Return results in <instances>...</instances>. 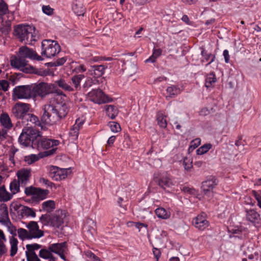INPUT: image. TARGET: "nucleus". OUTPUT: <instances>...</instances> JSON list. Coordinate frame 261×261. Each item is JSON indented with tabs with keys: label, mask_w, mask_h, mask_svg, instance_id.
Segmentation results:
<instances>
[{
	"label": "nucleus",
	"mask_w": 261,
	"mask_h": 261,
	"mask_svg": "<svg viewBox=\"0 0 261 261\" xmlns=\"http://www.w3.org/2000/svg\"><path fill=\"white\" fill-rule=\"evenodd\" d=\"M40 158V157L37 155L32 154L31 155L25 156L24 158V161L28 164H32L39 160Z\"/></svg>",
	"instance_id": "nucleus-43"
},
{
	"label": "nucleus",
	"mask_w": 261,
	"mask_h": 261,
	"mask_svg": "<svg viewBox=\"0 0 261 261\" xmlns=\"http://www.w3.org/2000/svg\"><path fill=\"white\" fill-rule=\"evenodd\" d=\"M107 115L114 119L118 114V110L113 105H106L104 107Z\"/></svg>",
	"instance_id": "nucleus-22"
},
{
	"label": "nucleus",
	"mask_w": 261,
	"mask_h": 261,
	"mask_svg": "<svg viewBox=\"0 0 261 261\" xmlns=\"http://www.w3.org/2000/svg\"><path fill=\"white\" fill-rule=\"evenodd\" d=\"M216 82V78L215 74L212 72L208 74L205 79V86L207 88L214 86Z\"/></svg>",
	"instance_id": "nucleus-34"
},
{
	"label": "nucleus",
	"mask_w": 261,
	"mask_h": 261,
	"mask_svg": "<svg viewBox=\"0 0 261 261\" xmlns=\"http://www.w3.org/2000/svg\"><path fill=\"white\" fill-rule=\"evenodd\" d=\"M31 86L32 97L37 96L43 97L50 92V86L46 83H41L38 85Z\"/></svg>",
	"instance_id": "nucleus-11"
},
{
	"label": "nucleus",
	"mask_w": 261,
	"mask_h": 261,
	"mask_svg": "<svg viewBox=\"0 0 261 261\" xmlns=\"http://www.w3.org/2000/svg\"><path fill=\"white\" fill-rule=\"evenodd\" d=\"M10 244L11 246L10 249V256L13 257L14 256L16 253L17 252L18 248L17 245L18 243V240L17 239L14 238L13 236H12L10 238Z\"/></svg>",
	"instance_id": "nucleus-29"
},
{
	"label": "nucleus",
	"mask_w": 261,
	"mask_h": 261,
	"mask_svg": "<svg viewBox=\"0 0 261 261\" xmlns=\"http://www.w3.org/2000/svg\"><path fill=\"white\" fill-rule=\"evenodd\" d=\"M42 11L44 13L50 15L53 13V9H52L49 6H43Z\"/></svg>",
	"instance_id": "nucleus-58"
},
{
	"label": "nucleus",
	"mask_w": 261,
	"mask_h": 261,
	"mask_svg": "<svg viewBox=\"0 0 261 261\" xmlns=\"http://www.w3.org/2000/svg\"><path fill=\"white\" fill-rule=\"evenodd\" d=\"M85 120L83 118H77L76 119L75 124L73 125V126H75L76 127H77L80 129L84 123Z\"/></svg>",
	"instance_id": "nucleus-59"
},
{
	"label": "nucleus",
	"mask_w": 261,
	"mask_h": 261,
	"mask_svg": "<svg viewBox=\"0 0 261 261\" xmlns=\"http://www.w3.org/2000/svg\"><path fill=\"white\" fill-rule=\"evenodd\" d=\"M216 185V179H209L203 181L201 186L203 195L208 198H212L213 196V189Z\"/></svg>",
	"instance_id": "nucleus-16"
},
{
	"label": "nucleus",
	"mask_w": 261,
	"mask_h": 261,
	"mask_svg": "<svg viewBox=\"0 0 261 261\" xmlns=\"http://www.w3.org/2000/svg\"><path fill=\"white\" fill-rule=\"evenodd\" d=\"M8 8L7 5L3 0H0V16H3L7 13Z\"/></svg>",
	"instance_id": "nucleus-48"
},
{
	"label": "nucleus",
	"mask_w": 261,
	"mask_h": 261,
	"mask_svg": "<svg viewBox=\"0 0 261 261\" xmlns=\"http://www.w3.org/2000/svg\"><path fill=\"white\" fill-rule=\"evenodd\" d=\"M201 54L204 57V59L206 60V61H208L209 59H210V58L211 57H212V58L211 60V61L207 64V65H208V64H210L211 63H212L214 60H215V56H213L212 54H207L206 53L205 51L204 50H202L201 51Z\"/></svg>",
	"instance_id": "nucleus-57"
},
{
	"label": "nucleus",
	"mask_w": 261,
	"mask_h": 261,
	"mask_svg": "<svg viewBox=\"0 0 261 261\" xmlns=\"http://www.w3.org/2000/svg\"><path fill=\"white\" fill-rule=\"evenodd\" d=\"M20 183L16 179H14L10 184L9 189L11 191V193L13 195L18 193L20 191Z\"/></svg>",
	"instance_id": "nucleus-33"
},
{
	"label": "nucleus",
	"mask_w": 261,
	"mask_h": 261,
	"mask_svg": "<svg viewBox=\"0 0 261 261\" xmlns=\"http://www.w3.org/2000/svg\"><path fill=\"white\" fill-rule=\"evenodd\" d=\"M41 55L48 58L54 57L61 51V47L59 43L55 40L45 39L41 44Z\"/></svg>",
	"instance_id": "nucleus-6"
},
{
	"label": "nucleus",
	"mask_w": 261,
	"mask_h": 261,
	"mask_svg": "<svg viewBox=\"0 0 261 261\" xmlns=\"http://www.w3.org/2000/svg\"><path fill=\"white\" fill-rule=\"evenodd\" d=\"M13 195L11 193L8 192L4 186L0 187V201H8L11 200Z\"/></svg>",
	"instance_id": "nucleus-26"
},
{
	"label": "nucleus",
	"mask_w": 261,
	"mask_h": 261,
	"mask_svg": "<svg viewBox=\"0 0 261 261\" xmlns=\"http://www.w3.org/2000/svg\"><path fill=\"white\" fill-rule=\"evenodd\" d=\"M10 220L8 207L6 204H2L0 207V222L1 224Z\"/></svg>",
	"instance_id": "nucleus-24"
},
{
	"label": "nucleus",
	"mask_w": 261,
	"mask_h": 261,
	"mask_svg": "<svg viewBox=\"0 0 261 261\" xmlns=\"http://www.w3.org/2000/svg\"><path fill=\"white\" fill-rule=\"evenodd\" d=\"M85 255L88 258V261H98L96 256L90 251H87Z\"/></svg>",
	"instance_id": "nucleus-55"
},
{
	"label": "nucleus",
	"mask_w": 261,
	"mask_h": 261,
	"mask_svg": "<svg viewBox=\"0 0 261 261\" xmlns=\"http://www.w3.org/2000/svg\"><path fill=\"white\" fill-rule=\"evenodd\" d=\"M84 77V75L83 74H78L72 77L71 81L75 88H77L80 86L81 82Z\"/></svg>",
	"instance_id": "nucleus-41"
},
{
	"label": "nucleus",
	"mask_w": 261,
	"mask_h": 261,
	"mask_svg": "<svg viewBox=\"0 0 261 261\" xmlns=\"http://www.w3.org/2000/svg\"><path fill=\"white\" fill-rule=\"evenodd\" d=\"M155 213L158 217L163 219H167L170 217V213L163 207L156 208Z\"/></svg>",
	"instance_id": "nucleus-31"
},
{
	"label": "nucleus",
	"mask_w": 261,
	"mask_h": 261,
	"mask_svg": "<svg viewBox=\"0 0 261 261\" xmlns=\"http://www.w3.org/2000/svg\"><path fill=\"white\" fill-rule=\"evenodd\" d=\"M79 128L74 126H72L69 132V136L73 140H76L79 136Z\"/></svg>",
	"instance_id": "nucleus-46"
},
{
	"label": "nucleus",
	"mask_w": 261,
	"mask_h": 261,
	"mask_svg": "<svg viewBox=\"0 0 261 261\" xmlns=\"http://www.w3.org/2000/svg\"><path fill=\"white\" fill-rule=\"evenodd\" d=\"M21 210L23 211L25 214L28 216H30L32 217H35L36 216L35 212L33 208L27 206H24L23 207V209H21Z\"/></svg>",
	"instance_id": "nucleus-49"
},
{
	"label": "nucleus",
	"mask_w": 261,
	"mask_h": 261,
	"mask_svg": "<svg viewBox=\"0 0 261 261\" xmlns=\"http://www.w3.org/2000/svg\"><path fill=\"white\" fill-rule=\"evenodd\" d=\"M6 241V238L3 230L0 229V257L6 254L7 252V248L4 244Z\"/></svg>",
	"instance_id": "nucleus-28"
},
{
	"label": "nucleus",
	"mask_w": 261,
	"mask_h": 261,
	"mask_svg": "<svg viewBox=\"0 0 261 261\" xmlns=\"http://www.w3.org/2000/svg\"><path fill=\"white\" fill-rule=\"evenodd\" d=\"M26 228L28 229L29 235L31 239H39L44 236V231L39 228V226L37 222L30 221L26 225Z\"/></svg>",
	"instance_id": "nucleus-12"
},
{
	"label": "nucleus",
	"mask_w": 261,
	"mask_h": 261,
	"mask_svg": "<svg viewBox=\"0 0 261 261\" xmlns=\"http://www.w3.org/2000/svg\"><path fill=\"white\" fill-rule=\"evenodd\" d=\"M158 182L159 186L167 191L173 186L171 179L167 176H163L159 180Z\"/></svg>",
	"instance_id": "nucleus-21"
},
{
	"label": "nucleus",
	"mask_w": 261,
	"mask_h": 261,
	"mask_svg": "<svg viewBox=\"0 0 261 261\" xmlns=\"http://www.w3.org/2000/svg\"><path fill=\"white\" fill-rule=\"evenodd\" d=\"M37 188L32 186L25 188L24 193L27 196H32L34 198Z\"/></svg>",
	"instance_id": "nucleus-52"
},
{
	"label": "nucleus",
	"mask_w": 261,
	"mask_h": 261,
	"mask_svg": "<svg viewBox=\"0 0 261 261\" xmlns=\"http://www.w3.org/2000/svg\"><path fill=\"white\" fill-rule=\"evenodd\" d=\"M193 224L195 227L200 230H203L208 226V222L202 215H198L193 220Z\"/></svg>",
	"instance_id": "nucleus-19"
},
{
	"label": "nucleus",
	"mask_w": 261,
	"mask_h": 261,
	"mask_svg": "<svg viewBox=\"0 0 261 261\" xmlns=\"http://www.w3.org/2000/svg\"><path fill=\"white\" fill-rule=\"evenodd\" d=\"M156 120L158 121V124L160 127L162 128H165L167 126V121L165 119L166 116H165L162 113L158 112L156 116Z\"/></svg>",
	"instance_id": "nucleus-37"
},
{
	"label": "nucleus",
	"mask_w": 261,
	"mask_h": 261,
	"mask_svg": "<svg viewBox=\"0 0 261 261\" xmlns=\"http://www.w3.org/2000/svg\"><path fill=\"white\" fill-rule=\"evenodd\" d=\"M19 56L25 58L41 61L43 60L41 56L38 55L36 51L33 49L28 47L26 46H21L19 49Z\"/></svg>",
	"instance_id": "nucleus-13"
},
{
	"label": "nucleus",
	"mask_w": 261,
	"mask_h": 261,
	"mask_svg": "<svg viewBox=\"0 0 261 261\" xmlns=\"http://www.w3.org/2000/svg\"><path fill=\"white\" fill-rule=\"evenodd\" d=\"M43 111L41 120L45 124L53 125L61 120L54 110L51 100L50 101L49 104L44 105Z\"/></svg>",
	"instance_id": "nucleus-7"
},
{
	"label": "nucleus",
	"mask_w": 261,
	"mask_h": 261,
	"mask_svg": "<svg viewBox=\"0 0 261 261\" xmlns=\"http://www.w3.org/2000/svg\"><path fill=\"white\" fill-rule=\"evenodd\" d=\"M25 119L36 125L39 126L40 124L38 118L34 114L29 113Z\"/></svg>",
	"instance_id": "nucleus-47"
},
{
	"label": "nucleus",
	"mask_w": 261,
	"mask_h": 261,
	"mask_svg": "<svg viewBox=\"0 0 261 261\" xmlns=\"http://www.w3.org/2000/svg\"><path fill=\"white\" fill-rule=\"evenodd\" d=\"M112 58L111 57H99V72L100 73L99 74V76L103 75L105 70L108 68V64H105V61H112Z\"/></svg>",
	"instance_id": "nucleus-25"
},
{
	"label": "nucleus",
	"mask_w": 261,
	"mask_h": 261,
	"mask_svg": "<svg viewBox=\"0 0 261 261\" xmlns=\"http://www.w3.org/2000/svg\"><path fill=\"white\" fill-rule=\"evenodd\" d=\"M11 30L10 27L9 25L5 27H3L0 29V32L5 35L8 34Z\"/></svg>",
	"instance_id": "nucleus-64"
},
{
	"label": "nucleus",
	"mask_w": 261,
	"mask_h": 261,
	"mask_svg": "<svg viewBox=\"0 0 261 261\" xmlns=\"http://www.w3.org/2000/svg\"><path fill=\"white\" fill-rule=\"evenodd\" d=\"M65 217V212L59 210L56 211L52 216L47 215H42L40 220L44 225H50L59 228L63 224Z\"/></svg>",
	"instance_id": "nucleus-4"
},
{
	"label": "nucleus",
	"mask_w": 261,
	"mask_h": 261,
	"mask_svg": "<svg viewBox=\"0 0 261 261\" xmlns=\"http://www.w3.org/2000/svg\"><path fill=\"white\" fill-rule=\"evenodd\" d=\"M18 178L17 180L20 183L21 186H25L30 182L31 176V170L30 169H21L16 173Z\"/></svg>",
	"instance_id": "nucleus-15"
},
{
	"label": "nucleus",
	"mask_w": 261,
	"mask_h": 261,
	"mask_svg": "<svg viewBox=\"0 0 261 261\" xmlns=\"http://www.w3.org/2000/svg\"><path fill=\"white\" fill-rule=\"evenodd\" d=\"M48 170L49 177L57 181L64 179L70 173L69 169L59 168L54 166H49Z\"/></svg>",
	"instance_id": "nucleus-10"
},
{
	"label": "nucleus",
	"mask_w": 261,
	"mask_h": 261,
	"mask_svg": "<svg viewBox=\"0 0 261 261\" xmlns=\"http://www.w3.org/2000/svg\"><path fill=\"white\" fill-rule=\"evenodd\" d=\"M39 256L42 258L45 259H48V260H50L51 259H54L56 260L55 258L51 252L49 250L46 249H42L39 251Z\"/></svg>",
	"instance_id": "nucleus-32"
},
{
	"label": "nucleus",
	"mask_w": 261,
	"mask_h": 261,
	"mask_svg": "<svg viewBox=\"0 0 261 261\" xmlns=\"http://www.w3.org/2000/svg\"><path fill=\"white\" fill-rule=\"evenodd\" d=\"M166 91L169 94V96L170 97L176 95L178 94L180 92L179 89L174 86L168 87Z\"/></svg>",
	"instance_id": "nucleus-45"
},
{
	"label": "nucleus",
	"mask_w": 261,
	"mask_h": 261,
	"mask_svg": "<svg viewBox=\"0 0 261 261\" xmlns=\"http://www.w3.org/2000/svg\"><path fill=\"white\" fill-rule=\"evenodd\" d=\"M48 249L51 252L58 254L63 260H67L64 255V253L66 250V242L53 244L48 247Z\"/></svg>",
	"instance_id": "nucleus-14"
},
{
	"label": "nucleus",
	"mask_w": 261,
	"mask_h": 261,
	"mask_svg": "<svg viewBox=\"0 0 261 261\" xmlns=\"http://www.w3.org/2000/svg\"><path fill=\"white\" fill-rule=\"evenodd\" d=\"M49 191L47 190H43L40 188H37L34 198L38 200H43L47 197Z\"/></svg>",
	"instance_id": "nucleus-30"
},
{
	"label": "nucleus",
	"mask_w": 261,
	"mask_h": 261,
	"mask_svg": "<svg viewBox=\"0 0 261 261\" xmlns=\"http://www.w3.org/2000/svg\"><path fill=\"white\" fill-rule=\"evenodd\" d=\"M62 89L68 91H73V89L69 86L65 81L63 79H60L55 82Z\"/></svg>",
	"instance_id": "nucleus-39"
},
{
	"label": "nucleus",
	"mask_w": 261,
	"mask_h": 261,
	"mask_svg": "<svg viewBox=\"0 0 261 261\" xmlns=\"http://www.w3.org/2000/svg\"><path fill=\"white\" fill-rule=\"evenodd\" d=\"M17 233L19 238L23 241L24 240H30L31 239L30 236L29 235V232L28 229L20 228L17 229Z\"/></svg>",
	"instance_id": "nucleus-35"
},
{
	"label": "nucleus",
	"mask_w": 261,
	"mask_h": 261,
	"mask_svg": "<svg viewBox=\"0 0 261 261\" xmlns=\"http://www.w3.org/2000/svg\"><path fill=\"white\" fill-rule=\"evenodd\" d=\"M211 144H205L199 148L197 150V154L198 155H202L207 152L212 148Z\"/></svg>",
	"instance_id": "nucleus-44"
},
{
	"label": "nucleus",
	"mask_w": 261,
	"mask_h": 261,
	"mask_svg": "<svg viewBox=\"0 0 261 261\" xmlns=\"http://www.w3.org/2000/svg\"><path fill=\"white\" fill-rule=\"evenodd\" d=\"M3 225L5 226L7 228V230L11 234L12 236H16L17 229L16 227H15L10 221V220L5 222L4 223L2 224Z\"/></svg>",
	"instance_id": "nucleus-38"
},
{
	"label": "nucleus",
	"mask_w": 261,
	"mask_h": 261,
	"mask_svg": "<svg viewBox=\"0 0 261 261\" xmlns=\"http://www.w3.org/2000/svg\"><path fill=\"white\" fill-rule=\"evenodd\" d=\"M41 207L44 211L48 213L51 212L56 208L55 202L51 200L45 201L42 203Z\"/></svg>",
	"instance_id": "nucleus-27"
},
{
	"label": "nucleus",
	"mask_w": 261,
	"mask_h": 261,
	"mask_svg": "<svg viewBox=\"0 0 261 261\" xmlns=\"http://www.w3.org/2000/svg\"><path fill=\"white\" fill-rule=\"evenodd\" d=\"M162 50L161 49H154L152 55L147 60H145L146 63H154L156 59L161 55Z\"/></svg>",
	"instance_id": "nucleus-36"
},
{
	"label": "nucleus",
	"mask_w": 261,
	"mask_h": 261,
	"mask_svg": "<svg viewBox=\"0 0 261 261\" xmlns=\"http://www.w3.org/2000/svg\"><path fill=\"white\" fill-rule=\"evenodd\" d=\"M0 123L5 128L7 129H10L13 126L11 119L6 113H3L1 114Z\"/></svg>",
	"instance_id": "nucleus-20"
},
{
	"label": "nucleus",
	"mask_w": 261,
	"mask_h": 261,
	"mask_svg": "<svg viewBox=\"0 0 261 261\" xmlns=\"http://www.w3.org/2000/svg\"><path fill=\"white\" fill-rule=\"evenodd\" d=\"M39 132L34 129L32 126L25 127L22 129L20 134L18 141L20 144L24 146H28L31 145L34 147V143L39 137Z\"/></svg>",
	"instance_id": "nucleus-5"
},
{
	"label": "nucleus",
	"mask_w": 261,
	"mask_h": 261,
	"mask_svg": "<svg viewBox=\"0 0 261 261\" xmlns=\"http://www.w3.org/2000/svg\"><path fill=\"white\" fill-rule=\"evenodd\" d=\"M23 207L24 206L19 204L17 203H12L10 205V208L11 210H14V211H18L20 209V208H22L21 209H23Z\"/></svg>",
	"instance_id": "nucleus-60"
},
{
	"label": "nucleus",
	"mask_w": 261,
	"mask_h": 261,
	"mask_svg": "<svg viewBox=\"0 0 261 261\" xmlns=\"http://www.w3.org/2000/svg\"><path fill=\"white\" fill-rule=\"evenodd\" d=\"M50 100L51 102L56 101V105L54 106V108L60 119L65 118L70 109V101L69 98L62 91H59L57 92L53 98H51Z\"/></svg>",
	"instance_id": "nucleus-2"
},
{
	"label": "nucleus",
	"mask_w": 261,
	"mask_h": 261,
	"mask_svg": "<svg viewBox=\"0 0 261 261\" xmlns=\"http://www.w3.org/2000/svg\"><path fill=\"white\" fill-rule=\"evenodd\" d=\"M75 13L77 15L81 16L83 15L84 13L85 9L84 8L81 6L79 8L77 5H75L73 6L72 8Z\"/></svg>",
	"instance_id": "nucleus-54"
},
{
	"label": "nucleus",
	"mask_w": 261,
	"mask_h": 261,
	"mask_svg": "<svg viewBox=\"0 0 261 261\" xmlns=\"http://www.w3.org/2000/svg\"><path fill=\"white\" fill-rule=\"evenodd\" d=\"M87 98L90 101L94 103H98V91L97 90H93L89 92L87 95Z\"/></svg>",
	"instance_id": "nucleus-40"
},
{
	"label": "nucleus",
	"mask_w": 261,
	"mask_h": 261,
	"mask_svg": "<svg viewBox=\"0 0 261 261\" xmlns=\"http://www.w3.org/2000/svg\"><path fill=\"white\" fill-rule=\"evenodd\" d=\"M113 100V98L106 94L99 87V105L112 102Z\"/></svg>",
	"instance_id": "nucleus-23"
},
{
	"label": "nucleus",
	"mask_w": 261,
	"mask_h": 261,
	"mask_svg": "<svg viewBox=\"0 0 261 261\" xmlns=\"http://www.w3.org/2000/svg\"><path fill=\"white\" fill-rule=\"evenodd\" d=\"M7 135V129L6 128H2V129H0V140H4L5 139Z\"/></svg>",
	"instance_id": "nucleus-63"
},
{
	"label": "nucleus",
	"mask_w": 261,
	"mask_h": 261,
	"mask_svg": "<svg viewBox=\"0 0 261 261\" xmlns=\"http://www.w3.org/2000/svg\"><path fill=\"white\" fill-rule=\"evenodd\" d=\"M153 253L154 257L156 259V261H158L159 258H160V255H161L160 250L156 248H153Z\"/></svg>",
	"instance_id": "nucleus-62"
},
{
	"label": "nucleus",
	"mask_w": 261,
	"mask_h": 261,
	"mask_svg": "<svg viewBox=\"0 0 261 261\" xmlns=\"http://www.w3.org/2000/svg\"><path fill=\"white\" fill-rule=\"evenodd\" d=\"M41 245L38 244H28L26 245L25 253H35V250L41 248Z\"/></svg>",
	"instance_id": "nucleus-42"
},
{
	"label": "nucleus",
	"mask_w": 261,
	"mask_h": 261,
	"mask_svg": "<svg viewBox=\"0 0 261 261\" xmlns=\"http://www.w3.org/2000/svg\"><path fill=\"white\" fill-rule=\"evenodd\" d=\"M67 59L66 57H62L60 59H59L58 60L55 62V66H61L63 65L65 62L66 61Z\"/></svg>",
	"instance_id": "nucleus-61"
},
{
	"label": "nucleus",
	"mask_w": 261,
	"mask_h": 261,
	"mask_svg": "<svg viewBox=\"0 0 261 261\" xmlns=\"http://www.w3.org/2000/svg\"><path fill=\"white\" fill-rule=\"evenodd\" d=\"M110 128L112 132L114 133L119 132L121 129L120 124L116 122H112L111 123Z\"/></svg>",
	"instance_id": "nucleus-51"
},
{
	"label": "nucleus",
	"mask_w": 261,
	"mask_h": 261,
	"mask_svg": "<svg viewBox=\"0 0 261 261\" xmlns=\"http://www.w3.org/2000/svg\"><path fill=\"white\" fill-rule=\"evenodd\" d=\"M28 61L23 57L19 56L14 57L11 59V66L15 68L24 71V68L27 65Z\"/></svg>",
	"instance_id": "nucleus-17"
},
{
	"label": "nucleus",
	"mask_w": 261,
	"mask_h": 261,
	"mask_svg": "<svg viewBox=\"0 0 261 261\" xmlns=\"http://www.w3.org/2000/svg\"><path fill=\"white\" fill-rule=\"evenodd\" d=\"M9 88V82L5 80H0V90L4 92L7 91Z\"/></svg>",
	"instance_id": "nucleus-53"
},
{
	"label": "nucleus",
	"mask_w": 261,
	"mask_h": 261,
	"mask_svg": "<svg viewBox=\"0 0 261 261\" xmlns=\"http://www.w3.org/2000/svg\"><path fill=\"white\" fill-rule=\"evenodd\" d=\"M14 34L20 41L24 43L31 44L36 40L35 28L33 25L19 24L15 28Z\"/></svg>",
	"instance_id": "nucleus-1"
},
{
	"label": "nucleus",
	"mask_w": 261,
	"mask_h": 261,
	"mask_svg": "<svg viewBox=\"0 0 261 261\" xmlns=\"http://www.w3.org/2000/svg\"><path fill=\"white\" fill-rule=\"evenodd\" d=\"M31 98H32L31 85L18 86L12 91V98L14 101L29 99Z\"/></svg>",
	"instance_id": "nucleus-9"
},
{
	"label": "nucleus",
	"mask_w": 261,
	"mask_h": 261,
	"mask_svg": "<svg viewBox=\"0 0 261 261\" xmlns=\"http://www.w3.org/2000/svg\"><path fill=\"white\" fill-rule=\"evenodd\" d=\"M27 261H40L36 253H25Z\"/></svg>",
	"instance_id": "nucleus-50"
},
{
	"label": "nucleus",
	"mask_w": 261,
	"mask_h": 261,
	"mask_svg": "<svg viewBox=\"0 0 261 261\" xmlns=\"http://www.w3.org/2000/svg\"><path fill=\"white\" fill-rule=\"evenodd\" d=\"M246 219L248 221L253 223L254 225L259 224L261 222L259 214L254 210H250L246 211Z\"/></svg>",
	"instance_id": "nucleus-18"
},
{
	"label": "nucleus",
	"mask_w": 261,
	"mask_h": 261,
	"mask_svg": "<svg viewBox=\"0 0 261 261\" xmlns=\"http://www.w3.org/2000/svg\"><path fill=\"white\" fill-rule=\"evenodd\" d=\"M59 144L60 142L58 140L43 138L40 137L39 134L34 143V148H36L38 150H42L52 147L51 150L44 152L45 155L48 156L53 154L56 151L57 146Z\"/></svg>",
	"instance_id": "nucleus-3"
},
{
	"label": "nucleus",
	"mask_w": 261,
	"mask_h": 261,
	"mask_svg": "<svg viewBox=\"0 0 261 261\" xmlns=\"http://www.w3.org/2000/svg\"><path fill=\"white\" fill-rule=\"evenodd\" d=\"M31 108V106L29 103L18 102L12 107L11 112L16 119L23 120L28 116Z\"/></svg>",
	"instance_id": "nucleus-8"
},
{
	"label": "nucleus",
	"mask_w": 261,
	"mask_h": 261,
	"mask_svg": "<svg viewBox=\"0 0 261 261\" xmlns=\"http://www.w3.org/2000/svg\"><path fill=\"white\" fill-rule=\"evenodd\" d=\"M183 165L184 166L185 169L187 170H190L192 167V162L189 160L188 158H186L184 160Z\"/></svg>",
	"instance_id": "nucleus-56"
}]
</instances>
